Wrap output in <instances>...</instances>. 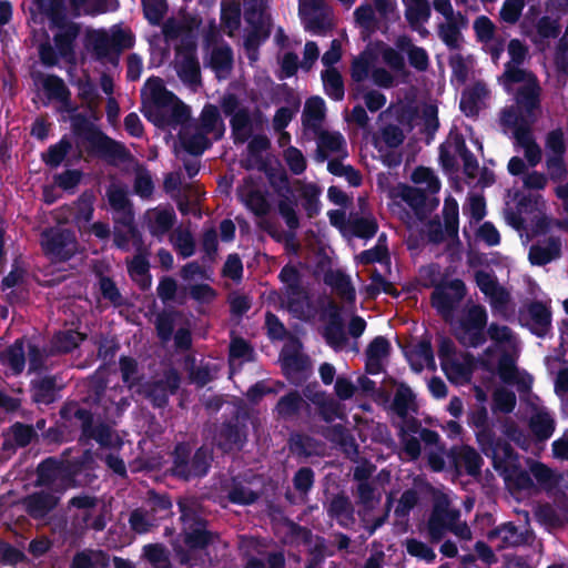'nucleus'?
Listing matches in <instances>:
<instances>
[{
  "label": "nucleus",
  "mask_w": 568,
  "mask_h": 568,
  "mask_svg": "<svg viewBox=\"0 0 568 568\" xmlns=\"http://www.w3.org/2000/svg\"><path fill=\"white\" fill-rule=\"evenodd\" d=\"M234 143H244L252 135V120L248 109L242 108L230 120Z\"/></svg>",
  "instance_id": "obj_40"
},
{
  "label": "nucleus",
  "mask_w": 568,
  "mask_h": 568,
  "mask_svg": "<svg viewBox=\"0 0 568 568\" xmlns=\"http://www.w3.org/2000/svg\"><path fill=\"white\" fill-rule=\"evenodd\" d=\"M516 394L507 388L499 387L493 394V410L504 414L511 413L516 407Z\"/></svg>",
  "instance_id": "obj_63"
},
{
  "label": "nucleus",
  "mask_w": 568,
  "mask_h": 568,
  "mask_svg": "<svg viewBox=\"0 0 568 568\" xmlns=\"http://www.w3.org/2000/svg\"><path fill=\"white\" fill-rule=\"evenodd\" d=\"M481 453L491 459L493 467L500 473H505L513 466L519 464V455L514 449L511 444L503 437H498L496 434L493 436L491 445H480Z\"/></svg>",
  "instance_id": "obj_15"
},
{
  "label": "nucleus",
  "mask_w": 568,
  "mask_h": 568,
  "mask_svg": "<svg viewBox=\"0 0 568 568\" xmlns=\"http://www.w3.org/2000/svg\"><path fill=\"white\" fill-rule=\"evenodd\" d=\"M283 374L292 379L295 374L304 373L310 367V357L298 352H291L281 355Z\"/></svg>",
  "instance_id": "obj_47"
},
{
  "label": "nucleus",
  "mask_w": 568,
  "mask_h": 568,
  "mask_svg": "<svg viewBox=\"0 0 568 568\" xmlns=\"http://www.w3.org/2000/svg\"><path fill=\"white\" fill-rule=\"evenodd\" d=\"M241 4L237 1L222 2L220 20L229 36H233L241 27Z\"/></svg>",
  "instance_id": "obj_46"
},
{
  "label": "nucleus",
  "mask_w": 568,
  "mask_h": 568,
  "mask_svg": "<svg viewBox=\"0 0 568 568\" xmlns=\"http://www.w3.org/2000/svg\"><path fill=\"white\" fill-rule=\"evenodd\" d=\"M561 256V241L550 236L546 245L532 244L529 248L528 260L532 265L545 266Z\"/></svg>",
  "instance_id": "obj_26"
},
{
  "label": "nucleus",
  "mask_w": 568,
  "mask_h": 568,
  "mask_svg": "<svg viewBox=\"0 0 568 568\" xmlns=\"http://www.w3.org/2000/svg\"><path fill=\"white\" fill-rule=\"evenodd\" d=\"M528 322L525 326L537 337L544 338L551 329V308L544 302L534 300L526 306Z\"/></svg>",
  "instance_id": "obj_17"
},
{
  "label": "nucleus",
  "mask_w": 568,
  "mask_h": 568,
  "mask_svg": "<svg viewBox=\"0 0 568 568\" xmlns=\"http://www.w3.org/2000/svg\"><path fill=\"white\" fill-rule=\"evenodd\" d=\"M443 217H444L445 232H446L447 237H449L452 240L458 239V225H459L458 203L452 196H448L444 202Z\"/></svg>",
  "instance_id": "obj_54"
},
{
  "label": "nucleus",
  "mask_w": 568,
  "mask_h": 568,
  "mask_svg": "<svg viewBox=\"0 0 568 568\" xmlns=\"http://www.w3.org/2000/svg\"><path fill=\"white\" fill-rule=\"evenodd\" d=\"M250 27L251 29L244 37V48L248 60L251 62H255L258 59L260 47L270 38L271 24L270 22H266Z\"/></svg>",
  "instance_id": "obj_31"
},
{
  "label": "nucleus",
  "mask_w": 568,
  "mask_h": 568,
  "mask_svg": "<svg viewBox=\"0 0 568 568\" xmlns=\"http://www.w3.org/2000/svg\"><path fill=\"white\" fill-rule=\"evenodd\" d=\"M178 75L182 82L190 85H196L201 83V68L194 53L190 52L184 54L178 69Z\"/></svg>",
  "instance_id": "obj_48"
},
{
  "label": "nucleus",
  "mask_w": 568,
  "mask_h": 568,
  "mask_svg": "<svg viewBox=\"0 0 568 568\" xmlns=\"http://www.w3.org/2000/svg\"><path fill=\"white\" fill-rule=\"evenodd\" d=\"M475 282L478 288L488 296L495 298L496 303H507V292L499 286L496 276L487 271L478 270L475 272Z\"/></svg>",
  "instance_id": "obj_35"
},
{
  "label": "nucleus",
  "mask_w": 568,
  "mask_h": 568,
  "mask_svg": "<svg viewBox=\"0 0 568 568\" xmlns=\"http://www.w3.org/2000/svg\"><path fill=\"white\" fill-rule=\"evenodd\" d=\"M529 427L538 440H547L555 432V420L546 412H539L530 418Z\"/></svg>",
  "instance_id": "obj_55"
},
{
  "label": "nucleus",
  "mask_w": 568,
  "mask_h": 568,
  "mask_svg": "<svg viewBox=\"0 0 568 568\" xmlns=\"http://www.w3.org/2000/svg\"><path fill=\"white\" fill-rule=\"evenodd\" d=\"M87 338V335L75 329L59 331L52 337V348L59 354L73 352Z\"/></svg>",
  "instance_id": "obj_38"
},
{
  "label": "nucleus",
  "mask_w": 568,
  "mask_h": 568,
  "mask_svg": "<svg viewBox=\"0 0 568 568\" xmlns=\"http://www.w3.org/2000/svg\"><path fill=\"white\" fill-rule=\"evenodd\" d=\"M180 142L182 148L193 156H200L205 150L212 146V142L207 138V134L202 132H195L193 134H180Z\"/></svg>",
  "instance_id": "obj_53"
},
{
  "label": "nucleus",
  "mask_w": 568,
  "mask_h": 568,
  "mask_svg": "<svg viewBox=\"0 0 568 568\" xmlns=\"http://www.w3.org/2000/svg\"><path fill=\"white\" fill-rule=\"evenodd\" d=\"M40 77H42V89L49 100L60 102L67 112L75 111L71 102V92L62 78L57 74H40Z\"/></svg>",
  "instance_id": "obj_24"
},
{
  "label": "nucleus",
  "mask_w": 568,
  "mask_h": 568,
  "mask_svg": "<svg viewBox=\"0 0 568 568\" xmlns=\"http://www.w3.org/2000/svg\"><path fill=\"white\" fill-rule=\"evenodd\" d=\"M488 314L481 304L470 306L453 329L454 337L464 347L477 348L489 338L497 343L509 342L511 329L506 325L491 323L487 327Z\"/></svg>",
  "instance_id": "obj_5"
},
{
  "label": "nucleus",
  "mask_w": 568,
  "mask_h": 568,
  "mask_svg": "<svg viewBox=\"0 0 568 568\" xmlns=\"http://www.w3.org/2000/svg\"><path fill=\"white\" fill-rule=\"evenodd\" d=\"M199 506L194 497L185 496L178 499L182 523L181 541L175 539L171 546L178 562L189 568L201 566L204 560L200 552L219 539V534L207 528L209 521L200 515Z\"/></svg>",
  "instance_id": "obj_2"
},
{
  "label": "nucleus",
  "mask_w": 568,
  "mask_h": 568,
  "mask_svg": "<svg viewBox=\"0 0 568 568\" xmlns=\"http://www.w3.org/2000/svg\"><path fill=\"white\" fill-rule=\"evenodd\" d=\"M326 511L328 517L336 519L341 525L344 524V520L354 519V506L344 491L333 496Z\"/></svg>",
  "instance_id": "obj_37"
},
{
  "label": "nucleus",
  "mask_w": 568,
  "mask_h": 568,
  "mask_svg": "<svg viewBox=\"0 0 568 568\" xmlns=\"http://www.w3.org/2000/svg\"><path fill=\"white\" fill-rule=\"evenodd\" d=\"M145 19L152 24L158 26L168 12L166 0H141Z\"/></svg>",
  "instance_id": "obj_64"
},
{
  "label": "nucleus",
  "mask_w": 568,
  "mask_h": 568,
  "mask_svg": "<svg viewBox=\"0 0 568 568\" xmlns=\"http://www.w3.org/2000/svg\"><path fill=\"white\" fill-rule=\"evenodd\" d=\"M234 65V54L227 42L215 45L210 53L209 67L215 73L216 78H227Z\"/></svg>",
  "instance_id": "obj_25"
},
{
  "label": "nucleus",
  "mask_w": 568,
  "mask_h": 568,
  "mask_svg": "<svg viewBox=\"0 0 568 568\" xmlns=\"http://www.w3.org/2000/svg\"><path fill=\"white\" fill-rule=\"evenodd\" d=\"M358 263L371 265L374 263L389 264L390 256L386 244H376L374 247L364 250L357 255Z\"/></svg>",
  "instance_id": "obj_62"
},
{
  "label": "nucleus",
  "mask_w": 568,
  "mask_h": 568,
  "mask_svg": "<svg viewBox=\"0 0 568 568\" xmlns=\"http://www.w3.org/2000/svg\"><path fill=\"white\" fill-rule=\"evenodd\" d=\"M467 424L475 429L478 446L490 447L493 436L496 434L494 425L489 422L488 410L485 405H476L467 413Z\"/></svg>",
  "instance_id": "obj_19"
},
{
  "label": "nucleus",
  "mask_w": 568,
  "mask_h": 568,
  "mask_svg": "<svg viewBox=\"0 0 568 568\" xmlns=\"http://www.w3.org/2000/svg\"><path fill=\"white\" fill-rule=\"evenodd\" d=\"M334 550L328 547L327 540L316 536L314 545L307 549L305 568H324L326 557L334 556Z\"/></svg>",
  "instance_id": "obj_45"
},
{
  "label": "nucleus",
  "mask_w": 568,
  "mask_h": 568,
  "mask_svg": "<svg viewBox=\"0 0 568 568\" xmlns=\"http://www.w3.org/2000/svg\"><path fill=\"white\" fill-rule=\"evenodd\" d=\"M178 312L175 311H162L156 315L155 329L158 337L163 342H169L174 333L175 317Z\"/></svg>",
  "instance_id": "obj_60"
},
{
  "label": "nucleus",
  "mask_w": 568,
  "mask_h": 568,
  "mask_svg": "<svg viewBox=\"0 0 568 568\" xmlns=\"http://www.w3.org/2000/svg\"><path fill=\"white\" fill-rule=\"evenodd\" d=\"M458 517L457 511L447 508L435 507L428 519V534L433 541H439L450 524Z\"/></svg>",
  "instance_id": "obj_27"
},
{
  "label": "nucleus",
  "mask_w": 568,
  "mask_h": 568,
  "mask_svg": "<svg viewBox=\"0 0 568 568\" xmlns=\"http://www.w3.org/2000/svg\"><path fill=\"white\" fill-rule=\"evenodd\" d=\"M248 415L235 410L222 422L213 423L210 427L211 446L222 455L241 453L248 440Z\"/></svg>",
  "instance_id": "obj_8"
},
{
  "label": "nucleus",
  "mask_w": 568,
  "mask_h": 568,
  "mask_svg": "<svg viewBox=\"0 0 568 568\" xmlns=\"http://www.w3.org/2000/svg\"><path fill=\"white\" fill-rule=\"evenodd\" d=\"M143 557L153 568H173L170 552L163 544H148L143 547Z\"/></svg>",
  "instance_id": "obj_51"
},
{
  "label": "nucleus",
  "mask_w": 568,
  "mask_h": 568,
  "mask_svg": "<svg viewBox=\"0 0 568 568\" xmlns=\"http://www.w3.org/2000/svg\"><path fill=\"white\" fill-rule=\"evenodd\" d=\"M59 500L60 497L52 493L34 491L24 499L26 511L33 519H43L58 506Z\"/></svg>",
  "instance_id": "obj_22"
},
{
  "label": "nucleus",
  "mask_w": 568,
  "mask_h": 568,
  "mask_svg": "<svg viewBox=\"0 0 568 568\" xmlns=\"http://www.w3.org/2000/svg\"><path fill=\"white\" fill-rule=\"evenodd\" d=\"M504 479L511 483L518 490H528L534 487L530 474L523 469L520 463L501 474Z\"/></svg>",
  "instance_id": "obj_61"
},
{
  "label": "nucleus",
  "mask_w": 568,
  "mask_h": 568,
  "mask_svg": "<svg viewBox=\"0 0 568 568\" xmlns=\"http://www.w3.org/2000/svg\"><path fill=\"white\" fill-rule=\"evenodd\" d=\"M135 36L129 28L114 27L109 34L104 30H89L85 33L84 47L93 54L95 61L119 64L124 50L133 48Z\"/></svg>",
  "instance_id": "obj_7"
},
{
  "label": "nucleus",
  "mask_w": 568,
  "mask_h": 568,
  "mask_svg": "<svg viewBox=\"0 0 568 568\" xmlns=\"http://www.w3.org/2000/svg\"><path fill=\"white\" fill-rule=\"evenodd\" d=\"M32 400L38 405H50L57 399V378L47 375L39 379L32 381L30 384Z\"/></svg>",
  "instance_id": "obj_28"
},
{
  "label": "nucleus",
  "mask_w": 568,
  "mask_h": 568,
  "mask_svg": "<svg viewBox=\"0 0 568 568\" xmlns=\"http://www.w3.org/2000/svg\"><path fill=\"white\" fill-rule=\"evenodd\" d=\"M129 525L131 530L139 535L146 534L152 528L158 527L155 519L143 507L135 508L130 513Z\"/></svg>",
  "instance_id": "obj_57"
},
{
  "label": "nucleus",
  "mask_w": 568,
  "mask_h": 568,
  "mask_svg": "<svg viewBox=\"0 0 568 568\" xmlns=\"http://www.w3.org/2000/svg\"><path fill=\"white\" fill-rule=\"evenodd\" d=\"M273 185L275 184L273 183ZM274 187L277 195L281 197L277 204L278 213L291 231L286 234V240L293 241L295 237L294 231L300 227V219L295 210L297 202L293 195V190L286 173L280 175L278 185Z\"/></svg>",
  "instance_id": "obj_14"
},
{
  "label": "nucleus",
  "mask_w": 568,
  "mask_h": 568,
  "mask_svg": "<svg viewBox=\"0 0 568 568\" xmlns=\"http://www.w3.org/2000/svg\"><path fill=\"white\" fill-rule=\"evenodd\" d=\"M324 283L332 287L336 294L347 303L355 302L356 292L351 277L344 272L329 270L324 274Z\"/></svg>",
  "instance_id": "obj_29"
},
{
  "label": "nucleus",
  "mask_w": 568,
  "mask_h": 568,
  "mask_svg": "<svg viewBox=\"0 0 568 568\" xmlns=\"http://www.w3.org/2000/svg\"><path fill=\"white\" fill-rule=\"evenodd\" d=\"M0 363L8 366L14 375L21 374L26 366L23 342L21 339H17L12 345L1 352Z\"/></svg>",
  "instance_id": "obj_39"
},
{
  "label": "nucleus",
  "mask_w": 568,
  "mask_h": 568,
  "mask_svg": "<svg viewBox=\"0 0 568 568\" xmlns=\"http://www.w3.org/2000/svg\"><path fill=\"white\" fill-rule=\"evenodd\" d=\"M146 511L153 519H155L158 526L160 525V521L173 515V504L170 495L168 494H158L154 490H150L146 500Z\"/></svg>",
  "instance_id": "obj_34"
},
{
  "label": "nucleus",
  "mask_w": 568,
  "mask_h": 568,
  "mask_svg": "<svg viewBox=\"0 0 568 568\" xmlns=\"http://www.w3.org/2000/svg\"><path fill=\"white\" fill-rule=\"evenodd\" d=\"M438 357L444 372L450 367L458 376H465L468 371L456 359V346L452 338L440 336L438 343Z\"/></svg>",
  "instance_id": "obj_32"
},
{
  "label": "nucleus",
  "mask_w": 568,
  "mask_h": 568,
  "mask_svg": "<svg viewBox=\"0 0 568 568\" xmlns=\"http://www.w3.org/2000/svg\"><path fill=\"white\" fill-rule=\"evenodd\" d=\"M466 294L467 288L463 280L440 281L434 285L430 304L445 321H448Z\"/></svg>",
  "instance_id": "obj_10"
},
{
  "label": "nucleus",
  "mask_w": 568,
  "mask_h": 568,
  "mask_svg": "<svg viewBox=\"0 0 568 568\" xmlns=\"http://www.w3.org/2000/svg\"><path fill=\"white\" fill-rule=\"evenodd\" d=\"M334 311L329 314V321L324 329V338L333 347L343 346L347 338L344 332L343 320L338 308L333 305Z\"/></svg>",
  "instance_id": "obj_41"
},
{
  "label": "nucleus",
  "mask_w": 568,
  "mask_h": 568,
  "mask_svg": "<svg viewBox=\"0 0 568 568\" xmlns=\"http://www.w3.org/2000/svg\"><path fill=\"white\" fill-rule=\"evenodd\" d=\"M72 149L71 141L63 136L55 144H51L48 150L41 154V160L51 169H57L62 164Z\"/></svg>",
  "instance_id": "obj_49"
},
{
  "label": "nucleus",
  "mask_w": 568,
  "mask_h": 568,
  "mask_svg": "<svg viewBox=\"0 0 568 568\" xmlns=\"http://www.w3.org/2000/svg\"><path fill=\"white\" fill-rule=\"evenodd\" d=\"M99 290L102 297L109 301L114 307L125 305V300L112 277L101 275L99 278Z\"/></svg>",
  "instance_id": "obj_59"
},
{
  "label": "nucleus",
  "mask_w": 568,
  "mask_h": 568,
  "mask_svg": "<svg viewBox=\"0 0 568 568\" xmlns=\"http://www.w3.org/2000/svg\"><path fill=\"white\" fill-rule=\"evenodd\" d=\"M325 101L321 97H311L306 100L302 123L304 128L311 129L315 133H318L323 120L325 119Z\"/></svg>",
  "instance_id": "obj_30"
},
{
  "label": "nucleus",
  "mask_w": 568,
  "mask_h": 568,
  "mask_svg": "<svg viewBox=\"0 0 568 568\" xmlns=\"http://www.w3.org/2000/svg\"><path fill=\"white\" fill-rule=\"evenodd\" d=\"M95 440L102 448H121L122 446V439L116 436L115 439L113 438V429L112 427L104 423L100 422L92 426L85 432L83 435H81V439Z\"/></svg>",
  "instance_id": "obj_33"
},
{
  "label": "nucleus",
  "mask_w": 568,
  "mask_h": 568,
  "mask_svg": "<svg viewBox=\"0 0 568 568\" xmlns=\"http://www.w3.org/2000/svg\"><path fill=\"white\" fill-rule=\"evenodd\" d=\"M288 447L293 455L308 458L317 454L318 442L304 433H293L288 439Z\"/></svg>",
  "instance_id": "obj_43"
},
{
  "label": "nucleus",
  "mask_w": 568,
  "mask_h": 568,
  "mask_svg": "<svg viewBox=\"0 0 568 568\" xmlns=\"http://www.w3.org/2000/svg\"><path fill=\"white\" fill-rule=\"evenodd\" d=\"M213 462L214 452L210 445L195 447L192 440H180L170 453L169 474L183 483L201 480L210 474Z\"/></svg>",
  "instance_id": "obj_4"
},
{
  "label": "nucleus",
  "mask_w": 568,
  "mask_h": 568,
  "mask_svg": "<svg viewBox=\"0 0 568 568\" xmlns=\"http://www.w3.org/2000/svg\"><path fill=\"white\" fill-rule=\"evenodd\" d=\"M260 541L255 537H248L241 541V557L244 561L242 568H286V559L283 550H257Z\"/></svg>",
  "instance_id": "obj_12"
},
{
  "label": "nucleus",
  "mask_w": 568,
  "mask_h": 568,
  "mask_svg": "<svg viewBox=\"0 0 568 568\" xmlns=\"http://www.w3.org/2000/svg\"><path fill=\"white\" fill-rule=\"evenodd\" d=\"M40 237L42 252L52 262H68L78 251L75 234L69 229L47 227Z\"/></svg>",
  "instance_id": "obj_9"
},
{
  "label": "nucleus",
  "mask_w": 568,
  "mask_h": 568,
  "mask_svg": "<svg viewBox=\"0 0 568 568\" xmlns=\"http://www.w3.org/2000/svg\"><path fill=\"white\" fill-rule=\"evenodd\" d=\"M156 293L159 298L164 303L169 302H178L180 305L184 304L185 298V288L183 290V295L176 298L178 294V283L171 276H162L159 281Z\"/></svg>",
  "instance_id": "obj_58"
},
{
  "label": "nucleus",
  "mask_w": 568,
  "mask_h": 568,
  "mask_svg": "<svg viewBox=\"0 0 568 568\" xmlns=\"http://www.w3.org/2000/svg\"><path fill=\"white\" fill-rule=\"evenodd\" d=\"M61 463L53 457L42 460L37 467V481L40 486H51L60 477Z\"/></svg>",
  "instance_id": "obj_52"
},
{
  "label": "nucleus",
  "mask_w": 568,
  "mask_h": 568,
  "mask_svg": "<svg viewBox=\"0 0 568 568\" xmlns=\"http://www.w3.org/2000/svg\"><path fill=\"white\" fill-rule=\"evenodd\" d=\"M311 403L316 406L321 419L325 423H332L336 417H339V403L327 395L326 392L314 395Z\"/></svg>",
  "instance_id": "obj_50"
},
{
  "label": "nucleus",
  "mask_w": 568,
  "mask_h": 568,
  "mask_svg": "<svg viewBox=\"0 0 568 568\" xmlns=\"http://www.w3.org/2000/svg\"><path fill=\"white\" fill-rule=\"evenodd\" d=\"M416 396L412 388L405 383H400L395 392L392 403V409L400 418H406L409 409L416 410Z\"/></svg>",
  "instance_id": "obj_42"
},
{
  "label": "nucleus",
  "mask_w": 568,
  "mask_h": 568,
  "mask_svg": "<svg viewBox=\"0 0 568 568\" xmlns=\"http://www.w3.org/2000/svg\"><path fill=\"white\" fill-rule=\"evenodd\" d=\"M106 197L110 207L115 213L114 223L131 224L134 220V210L126 191L121 186L111 185L106 190Z\"/></svg>",
  "instance_id": "obj_20"
},
{
  "label": "nucleus",
  "mask_w": 568,
  "mask_h": 568,
  "mask_svg": "<svg viewBox=\"0 0 568 568\" xmlns=\"http://www.w3.org/2000/svg\"><path fill=\"white\" fill-rule=\"evenodd\" d=\"M310 404L303 398L302 394L296 389H292L278 398L274 413L278 419L292 420L303 409L310 410Z\"/></svg>",
  "instance_id": "obj_23"
},
{
  "label": "nucleus",
  "mask_w": 568,
  "mask_h": 568,
  "mask_svg": "<svg viewBox=\"0 0 568 568\" xmlns=\"http://www.w3.org/2000/svg\"><path fill=\"white\" fill-rule=\"evenodd\" d=\"M73 8L83 7L88 0H69ZM97 13L106 11L108 0H97ZM67 0H34L38 10L45 14L50 20V29L55 28L52 39L45 36L38 47V57L40 63L47 68L60 67V61L71 67L77 65V39L80 36L81 27L79 23L68 20L65 16Z\"/></svg>",
  "instance_id": "obj_1"
},
{
  "label": "nucleus",
  "mask_w": 568,
  "mask_h": 568,
  "mask_svg": "<svg viewBox=\"0 0 568 568\" xmlns=\"http://www.w3.org/2000/svg\"><path fill=\"white\" fill-rule=\"evenodd\" d=\"M175 222L176 214L172 206L156 207L149 223V231L153 236H161L166 234Z\"/></svg>",
  "instance_id": "obj_36"
},
{
  "label": "nucleus",
  "mask_w": 568,
  "mask_h": 568,
  "mask_svg": "<svg viewBox=\"0 0 568 568\" xmlns=\"http://www.w3.org/2000/svg\"><path fill=\"white\" fill-rule=\"evenodd\" d=\"M181 385V376L175 368L164 372L163 377L141 384L139 393L150 402L153 408H165L171 395H175Z\"/></svg>",
  "instance_id": "obj_11"
},
{
  "label": "nucleus",
  "mask_w": 568,
  "mask_h": 568,
  "mask_svg": "<svg viewBox=\"0 0 568 568\" xmlns=\"http://www.w3.org/2000/svg\"><path fill=\"white\" fill-rule=\"evenodd\" d=\"M278 280L285 285L288 311L294 315L303 314L305 302L308 300V292L303 286L301 272L296 266L288 263L280 271Z\"/></svg>",
  "instance_id": "obj_13"
},
{
  "label": "nucleus",
  "mask_w": 568,
  "mask_h": 568,
  "mask_svg": "<svg viewBox=\"0 0 568 568\" xmlns=\"http://www.w3.org/2000/svg\"><path fill=\"white\" fill-rule=\"evenodd\" d=\"M322 81L325 93L334 101H341L345 95V87L342 74L336 68L322 71Z\"/></svg>",
  "instance_id": "obj_44"
},
{
  "label": "nucleus",
  "mask_w": 568,
  "mask_h": 568,
  "mask_svg": "<svg viewBox=\"0 0 568 568\" xmlns=\"http://www.w3.org/2000/svg\"><path fill=\"white\" fill-rule=\"evenodd\" d=\"M448 457L456 469L464 467L466 474L471 477L480 475L484 459L474 447L469 445L453 446Z\"/></svg>",
  "instance_id": "obj_18"
},
{
  "label": "nucleus",
  "mask_w": 568,
  "mask_h": 568,
  "mask_svg": "<svg viewBox=\"0 0 568 568\" xmlns=\"http://www.w3.org/2000/svg\"><path fill=\"white\" fill-rule=\"evenodd\" d=\"M540 94L541 87L536 75H531L528 83L517 89L515 94L516 103L528 118L534 116V112L540 108Z\"/></svg>",
  "instance_id": "obj_21"
},
{
  "label": "nucleus",
  "mask_w": 568,
  "mask_h": 568,
  "mask_svg": "<svg viewBox=\"0 0 568 568\" xmlns=\"http://www.w3.org/2000/svg\"><path fill=\"white\" fill-rule=\"evenodd\" d=\"M321 189L314 184H304L301 191L302 206L308 219H313L320 214L321 202H320Z\"/></svg>",
  "instance_id": "obj_56"
},
{
  "label": "nucleus",
  "mask_w": 568,
  "mask_h": 568,
  "mask_svg": "<svg viewBox=\"0 0 568 568\" xmlns=\"http://www.w3.org/2000/svg\"><path fill=\"white\" fill-rule=\"evenodd\" d=\"M71 129L75 136L88 142L87 152L89 154L104 159L108 162L116 160L126 162L131 159L130 151L122 142L110 138L83 113L71 116Z\"/></svg>",
  "instance_id": "obj_6"
},
{
  "label": "nucleus",
  "mask_w": 568,
  "mask_h": 568,
  "mask_svg": "<svg viewBox=\"0 0 568 568\" xmlns=\"http://www.w3.org/2000/svg\"><path fill=\"white\" fill-rule=\"evenodd\" d=\"M487 539L490 542L497 541L496 548L501 550L528 544L529 535L527 530H519L513 521H507L490 529Z\"/></svg>",
  "instance_id": "obj_16"
},
{
  "label": "nucleus",
  "mask_w": 568,
  "mask_h": 568,
  "mask_svg": "<svg viewBox=\"0 0 568 568\" xmlns=\"http://www.w3.org/2000/svg\"><path fill=\"white\" fill-rule=\"evenodd\" d=\"M146 84L150 87L151 103L143 104L141 112L149 122L159 129H166L190 120V108L165 88L161 78L152 77Z\"/></svg>",
  "instance_id": "obj_3"
}]
</instances>
